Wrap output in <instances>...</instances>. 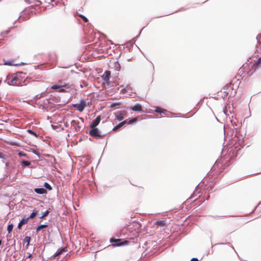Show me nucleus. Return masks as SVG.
<instances>
[{
    "label": "nucleus",
    "instance_id": "obj_1",
    "mask_svg": "<svg viewBox=\"0 0 261 261\" xmlns=\"http://www.w3.org/2000/svg\"><path fill=\"white\" fill-rule=\"evenodd\" d=\"M71 127L75 130L76 133L81 131V127L80 126V122L78 120H73L71 122Z\"/></svg>",
    "mask_w": 261,
    "mask_h": 261
},
{
    "label": "nucleus",
    "instance_id": "obj_2",
    "mask_svg": "<svg viewBox=\"0 0 261 261\" xmlns=\"http://www.w3.org/2000/svg\"><path fill=\"white\" fill-rule=\"evenodd\" d=\"M73 107L80 112H82L86 107V102L84 100H81L79 103H76Z\"/></svg>",
    "mask_w": 261,
    "mask_h": 261
},
{
    "label": "nucleus",
    "instance_id": "obj_3",
    "mask_svg": "<svg viewBox=\"0 0 261 261\" xmlns=\"http://www.w3.org/2000/svg\"><path fill=\"white\" fill-rule=\"evenodd\" d=\"M92 129L90 131L89 134L93 137H100L101 135L100 132L97 128H91Z\"/></svg>",
    "mask_w": 261,
    "mask_h": 261
},
{
    "label": "nucleus",
    "instance_id": "obj_4",
    "mask_svg": "<svg viewBox=\"0 0 261 261\" xmlns=\"http://www.w3.org/2000/svg\"><path fill=\"white\" fill-rule=\"evenodd\" d=\"M9 84L13 86H19L20 84V82L19 78L16 76H13L11 79Z\"/></svg>",
    "mask_w": 261,
    "mask_h": 261
},
{
    "label": "nucleus",
    "instance_id": "obj_5",
    "mask_svg": "<svg viewBox=\"0 0 261 261\" xmlns=\"http://www.w3.org/2000/svg\"><path fill=\"white\" fill-rule=\"evenodd\" d=\"M111 75V72L110 71H106L102 75V80L106 83H109V80Z\"/></svg>",
    "mask_w": 261,
    "mask_h": 261
},
{
    "label": "nucleus",
    "instance_id": "obj_6",
    "mask_svg": "<svg viewBox=\"0 0 261 261\" xmlns=\"http://www.w3.org/2000/svg\"><path fill=\"white\" fill-rule=\"evenodd\" d=\"M110 241L111 243H114V244H113V245L115 246H119L123 244H124L125 243H126L127 242V241L120 242H121L120 239H111Z\"/></svg>",
    "mask_w": 261,
    "mask_h": 261
},
{
    "label": "nucleus",
    "instance_id": "obj_7",
    "mask_svg": "<svg viewBox=\"0 0 261 261\" xmlns=\"http://www.w3.org/2000/svg\"><path fill=\"white\" fill-rule=\"evenodd\" d=\"M101 120L100 116H98L95 119L92 121L91 125V128H95L99 123Z\"/></svg>",
    "mask_w": 261,
    "mask_h": 261
},
{
    "label": "nucleus",
    "instance_id": "obj_8",
    "mask_svg": "<svg viewBox=\"0 0 261 261\" xmlns=\"http://www.w3.org/2000/svg\"><path fill=\"white\" fill-rule=\"evenodd\" d=\"M127 123V120H125L124 121H123L122 122H120V123H119L118 125H117L116 126H115L113 129V131H116L117 130H118L119 128H120V127H121L122 126H123L124 125L126 124V123Z\"/></svg>",
    "mask_w": 261,
    "mask_h": 261
},
{
    "label": "nucleus",
    "instance_id": "obj_9",
    "mask_svg": "<svg viewBox=\"0 0 261 261\" xmlns=\"http://www.w3.org/2000/svg\"><path fill=\"white\" fill-rule=\"evenodd\" d=\"M115 115V118L118 121H121L124 118L123 113L121 112L116 113Z\"/></svg>",
    "mask_w": 261,
    "mask_h": 261
},
{
    "label": "nucleus",
    "instance_id": "obj_10",
    "mask_svg": "<svg viewBox=\"0 0 261 261\" xmlns=\"http://www.w3.org/2000/svg\"><path fill=\"white\" fill-rule=\"evenodd\" d=\"M155 224L161 227H164L166 226V221L163 220L157 221L155 222Z\"/></svg>",
    "mask_w": 261,
    "mask_h": 261
},
{
    "label": "nucleus",
    "instance_id": "obj_11",
    "mask_svg": "<svg viewBox=\"0 0 261 261\" xmlns=\"http://www.w3.org/2000/svg\"><path fill=\"white\" fill-rule=\"evenodd\" d=\"M35 192L39 194H43L46 193V190L44 188H35Z\"/></svg>",
    "mask_w": 261,
    "mask_h": 261
},
{
    "label": "nucleus",
    "instance_id": "obj_12",
    "mask_svg": "<svg viewBox=\"0 0 261 261\" xmlns=\"http://www.w3.org/2000/svg\"><path fill=\"white\" fill-rule=\"evenodd\" d=\"M65 86H66L65 84H62V82H60V84L54 85L52 86L51 87V88L53 89H58L59 88H63Z\"/></svg>",
    "mask_w": 261,
    "mask_h": 261
},
{
    "label": "nucleus",
    "instance_id": "obj_13",
    "mask_svg": "<svg viewBox=\"0 0 261 261\" xmlns=\"http://www.w3.org/2000/svg\"><path fill=\"white\" fill-rule=\"evenodd\" d=\"M131 109L134 111H141L142 106L141 105L138 103L135 105Z\"/></svg>",
    "mask_w": 261,
    "mask_h": 261
},
{
    "label": "nucleus",
    "instance_id": "obj_14",
    "mask_svg": "<svg viewBox=\"0 0 261 261\" xmlns=\"http://www.w3.org/2000/svg\"><path fill=\"white\" fill-rule=\"evenodd\" d=\"M253 66L255 67V69L257 68L261 67V57L257 59V61L254 63Z\"/></svg>",
    "mask_w": 261,
    "mask_h": 261
},
{
    "label": "nucleus",
    "instance_id": "obj_15",
    "mask_svg": "<svg viewBox=\"0 0 261 261\" xmlns=\"http://www.w3.org/2000/svg\"><path fill=\"white\" fill-rule=\"evenodd\" d=\"M113 68L116 71H119L120 69V64L118 61H116L114 63Z\"/></svg>",
    "mask_w": 261,
    "mask_h": 261
},
{
    "label": "nucleus",
    "instance_id": "obj_16",
    "mask_svg": "<svg viewBox=\"0 0 261 261\" xmlns=\"http://www.w3.org/2000/svg\"><path fill=\"white\" fill-rule=\"evenodd\" d=\"M29 218L27 216H24L21 220L20 221L23 225L27 224L29 221Z\"/></svg>",
    "mask_w": 261,
    "mask_h": 261
},
{
    "label": "nucleus",
    "instance_id": "obj_17",
    "mask_svg": "<svg viewBox=\"0 0 261 261\" xmlns=\"http://www.w3.org/2000/svg\"><path fill=\"white\" fill-rule=\"evenodd\" d=\"M155 112L160 113H165L166 112V110L161 108L158 107L155 110Z\"/></svg>",
    "mask_w": 261,
    "mask_h": 261
},
{
    "label": "nucleus",
    "instance_id": "obj_18",
    "mask_svg": "<svg viewBox=\"0 0 261 261\" xmlns=\"http://www.w3.org/2000/svg\"><path fill=\"white\" fill-rule=\"evenodd\" d=\"M47 226H48V225L47 224H42V225H40L38 227H37L36 231L38 232L41 229L44 228H46Z\"/></svg>",
    "mask_w": 261,
    "mask_h": 261
},
{
    "label": "nucleus",
    "instance_id": "obj_19",
    "mask_svg": "<svg viewBox=\"0 0 261 261\" xmlns=\"http://www.w3.org/2000/svg\"><path fill=\"white\" fill-rule=\"evenodd\" d=\"M31 164V163L27 161H23L21 163V165L23 167H27L30 166Z\"/></svg>",
    "mask_w": 261,
    "mask_h": 261
},
{
    "label": "nucleus",
    "instance_id": "obj_20",
    "mask_svg": "<svg viewBox=\"0 0 261 261\" xmlns=\"http://www.w3.org/2000/svg\"><path fill=\"white\" fill-rule=\"evenodd\" d=\"M13 228V225L12 224L8 225V226L7 227V230L9 233H10L12 231Z\"/></svg>",
    "mask_w": 261,
    "mask_h": 261
},
{
    "label": "nucleus",
    "instance_id": "obj_21",
    "mask_svg": "<svg viewBox=\"0 0 261 261\" xmlns=\"http://www.w3.org/2000/svg\"><path fill=\"white\" fill-rule=\"evenodd\" d=\"M44 186L49 190H51L52 189L51 186L47 182H45Z\"/></svg>",
    "mask_w": 261,
    "mask_h": 261
},
{
    "label": "nucleus",
    "instance_id": "obj_22",
    "mask_svg": "<svg viewBox=\"0 0 261 261\" xmlns=\"http://www.w3.org/2000/svg\"><path fill=\"white\" fill-rule=\"evenodd\" d=\"M44 94V93H43V92L41 93L40 94H37V95L35 96V99L36 100L40 99L41 97L44 96V95H43Z\"/></svg>",
    "mask_w": 261,
    "mask_h": 261
},
{
    "label": "nucleus",
    "instance_id": "obj_23",
    "mask_svg": "<svg viewBox=\"0 0 261 261\" xmlns=\"http://www.w3.org/2000/svg\"><path fill=\"white\" fill-rule=\"evenodd\" d=\"M49 212H49V210H47L45 212H44V213H43V215H42V216L40 217V218H41V219H42V218H44L45 217L47 216L49 214Z\"/></svg>",
    "mask_w": 261,
    "mask_h": 261
},
{
    "label": "nucleus",
    "instance_id": "obj_24",
    "mask_svg": "<svg viewBox=\"0 0 261 261\" xmlns=\"http://www.w3.org/2000/svg\"><path fill=\"white\" fill-rule=\"evenodd\" d=\"M37 214V212L36 211V212H33L31 214V215L30 216V217H28L29 218V219H33Z\"/></svg>",
    "mask_w": 261,
    "mask_h": 261
},
{
    "label": "nucleus",
    "instance_id": "obj_25",
    "mask_svg": "<svg viewBox=\"0 0 261 261\" xmlns=\"http://www.w3.org/2000/svg\"><path fill=\"white\" fill-rule=\"evenodd\" d=\"M137 118H133V119H130V120L127 121V123L126 124H132V123L135 122L137 121Z\"/></svg>",
    "mask_w": 261,
    "mask_h": 261
},
{
    "label": "nucleus",
    "instance_id": "obj_26",
    "mask_svg": "<svg viewBox=\"0 0 261 261\" xmlns=\"http://www.w3.org/2000/svg\"><path fill=\"white\" fill-rule=\"evenodd\" d=\"M27 132H28L30 134H31V135H33V136H35L36 137H38L37 134L35 132H33V130H31V129H29V130H27Z\"/></svg>",
    "mask_w": 261,
    "mask_h": 261
},
{
    "label": "nucleus",
    "instance_id": "obj_27",
    "mask_svg": "<svg viewBox=\"0 0 261 261\" xmlns=\"http://www.w3.org/2000/svg\"><path fill=\"white\" fill-rule=\"evenodd\" d=\"M66 251V248H63L60 249L58 250V252H60V254H62L63 252H65Z\"/></svg>",
    "mask_w": 261,
    "mask_h": 261
},
{
    "label": "nucleus",
    "instance_id": "obj_28",
    "mask_svg": "<svg viewBox=\"0 0 261 261\" xmlns=\"http://www.w3.org/2000/svg\"><path fill=\"white\" fill-rule=\"evenodd\" d=\"M30 240H31V237H26L24 238V241H25V242H27L28 244H29Z\"/></svg>",
    "mask_w": 261,
    "mask_h": 261
},
{
    "label": "nucleus",
    "instance_id": "obj_29",
    "mask_svg": "<svg viewBox=\"0 0 261 261\" xmlns=\"http://www.w3.org/2000/svg\"><path fill=\"white\" fill-rule=\"evenodd\" d=\"M80 17L83 19V20L85 22H88V19L85 16H84V15H80Z\"/></svg>",
    "mask_w": 261,
    "mask_h": 261
},
{
    "label": "nucleus",
    "instance_id": "obj_30",
    "mask_svg": "<svg viewBox=\"0 0 261 261\" xmlns=\"http://www.w3.org/2000/svg\"><path fill=\"white\" fill-rule=\"evenodd\" d=\"M18 155L19 156H27V154L25 153H24V152H20L18 153Z\"/></svg>",
    "mask_w": 261,
    "mask_h": 261
},
{
    "label": "nucleus",
    "instance_id": "obj_31",
    "mask_svg": "<svg viewBox=\"0 0 261 261\" xmlns=\"http://www.w3.org/2000/svg\"><path fill=\"white\" fill-rule=\"evenodd\" d=\"M58 89H59L58 91L59 92H65L66 91L65 89L63 88H59Z\"/></svg>",
    "mask_w": 261,
    "mask_h": 261
},
{
    "label": "nucleus",
    "instance_id": "obj_32",
    "mask_svg": "<svg viewBox=\"0 0 261 261\" xmlns=\"http://www.w3.org/2000/svg\"><path fill=\"white\" fill-rule=\"evenodd\" d=\"M5 65H12L13 64L11 62H6L5 63Z\"/></svg>",
    "mask_w": 261,
    "mask_h": 261
},
{
    "label": "nucleus",
    "instance_id": "obj_33",
    "mask_svg": "<svg viewBox=\"0 0 261 261\" xmlns=\"http://www.w3.org/2000/svg\"><path fill=\"white\" fill-rule=\"evenodd\" d=\"M23 225L20 222L18 223V228L20 229L22 226Z\"/></svg>",
    "mask_w": 261,
    "mask_h": 261
},
{
    "label": "nucleus",
    "instance_id": "obj_34",
    "mask_svg": "<svg viewBox=\"0 0 261 261\" xmlns=\"http://www.w3.org/2000/svg\"><path fill=\"white\" fill-rule=\"evenodd\" d=\"M60 255V252H58V251H57V252H56V253L54 255V257H56V256H58V255Z\"/></svg>",
    "mask_w": 261,
    "mask_h": 261
},
{
    "label": "nucleus",
    "instance_id": "obj_35",
    "mask_svg": "<svg viewBox=\"0 0 261 261\" xmlns=\"http://www.w3.org/2000/svg\"><path fill=\"white\" fill-rule=\"evenodd\" d=\"M191 261H198V260L196 258H193L191 259Z\"/></svg>",
    "mask_w": 261,
    "mask_h": 261
},
{
    "label": "nucleus",
    "instance_id": "obj_36",
    "mask_svg": "<svg viewBox=\"0 0 261 261\" xmlns=\"http://www.w3.org/2000/svg\"><path fill=\"white\" fill-rule=\"evenodd\" d=\"M33 152L35 154H37V155H38V156L39 155V154L36 151H34Z\"/></svg>",
    "mask_w": 261,
    "mask_h": 261
},
{
    "label": "nucleus",
    "instance_id": "obj_37",
    "mask_svg": "<svg viewBox=\"0 0 261 261\" xmlns=\"http://www.w3.org/2000/svg\"><path fill=\"white\" fill-rule=\"evenodd\" d=\"M32 256V254L31 253H28V256L27 258H30Z\"/></svg>",
    "mask_w": 261,
    "mask_h": 261
},
{
    "label": "nucleus",
    "instance_id": "obj_38",
    "mask_svg": "<svg viewBox=\"0 0 261 261\" xmlns=\"http://www.w3.org/2000/svg\"><path fill=\"white\" fill-rule=\"evenodd\" d=\"M52 127H53L54 128H55L56 126H54V125H52Z\"/></svg>",
    "mask_w": 261,
    "mask_h": 261
},
{
    "label": "nucleus",
    "instance_id": "obj_39",
    "mask_svg": "<svg viewBox=\"0 0 261 261\" xmlns=\"http://www.w3.org/2000/svg\"><path fill=\"white\" fill-rule=\"evenodd\" d=\"M2 244V241L0 240V245Z\"/></svg>",
    "mask_w": 261,
    "mask_h": 261
},
{
    "label": "nucleus",
    "instance_id": "obj_40",
    "mask_svg": "<svg viewBox=\"0 0 261 261\" xmlns=\"http://www.w3.org/2000/svg\"><path fill=\"white\" fill-rule=\"evenodd\" d=\"M2 157V153H0V158Z\"/></svg>",
    "mask_w": 261,
    "mask_h": 261
}]
</instances>
